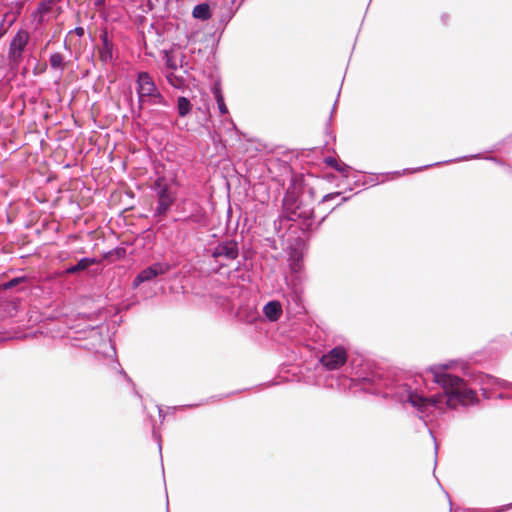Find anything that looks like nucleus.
Segmentation results:
<instances>
[{
  "label": "nucleus",
  "mask_w": 512,
  "mask_h": 512,
  "mask_svg": "<svg viewBox=\"0 0 512 512\" xmlns=\"http://www.w3.org/2000/svg\"><path fill=\"white\" fill-rule=\"evenodd\" d=\"M452 362L432 365L427 369L438 384L443 393L425 397L417 391L416 381L404 374H396L381 368H375L365 372L359 377V383L363 391L390 398L399 403H409L420 413L427 414L430 408L441 409L444 405L457 409L478 403V396L475 389L459 376L448 372Z\"/></svg>",
  "instance_id": "obj_1"
},
{
  "label": "nucleus",
  "mask_w": 512,
  "mask_h": 512,
  "mask_svg": "<svg viewBox=\"0 0 512 512\" xmlns=\"http://www.w3.org/2000/svg\"><path fill=\"white\" fill-rule=\"evenodd\" d=\"M136 92L138 96L137 111L132 109V113L136 117H140L141 111L146 103L151 105H161L163 107H170L167 99L161 94L157 88L151 75L146 71H141L136 79Z\"/></svg>",
  "instance_id": "obj_2"
},
{
  "label": "nucleus",
  "mask_w": 512,
  "mask_h": 512,
  "mask_svg": "<svg viewBox=\"0 0 512 512\" xmlns=\"http://www.w3.org/2000/svg\"><path fill=\"white\" fill-rule=\"evenodd\" d=\"M313 210L303 205L293 195H286L283 199V210L278 219L274 221L275 230L283 221L302 220L307 229L312 227Z\"/></svg>",
  "instance_id": "obj_3"
},
{
  "label": "nucleus",
  "mask_w": 512,
  "mask_h": 512,
  "mask_svg": "<svg viewBox=\"0 0 512 512\" xmlns=\"http://www.w3.org/2000/svg\"><path fill=\"white\" fill-rule=\"evenodd\" d=\"M207 255L219 263L221 267L227 266L229 262L239 257V243L235 239L226 238L217 241L207 250Z\"/></svg>",
  "instance_id": "obj_4"
},
{
  "label": "nucleus",
  "mask_w": 512,
  "mask_h": 512,
  "mask_svg": "<svg viewBox=\"0 0 512 512\" xmlns=\"http://www.w3.org/2000/svg\"><path fill=\"white\" fill-rule=\"evenodd\" d=\"M151 190L157 196V206L153 216H165L175 202V196L170 191L168 180L165 176H158L151 184Z\"/></svg>",
  "instance_id": "obj_5"
},
{
  "label": "nucleus",
  "mask_w": 512,
  "mask_h": 512,
  "mask_svg": "<svg viewBox=\"0 0 512 512\" xmlns=\"http://www.w3.org/2000/svg\"><path fill=\"white\" fill-rule=\"evenodd\" d=\"M76 341L73 345L87 351L104 353L102 346H109L111 352L115 354V349L111 346L110 341H107L97 327H88L81 333V336L74 338Z\"/></svg>",
  "instance_id": "obj_6"
},
{
  "label": "nucleus",
  "mask_w": 512,
  "mask_h": 512,
  "mask_svg": "<svg viewBox=\"0 0 512 512\" xmlns=\"http://www.w3.org/2000/svg\"><path fill=\"white\" fill-rule=\"evenodd\" d=\"M181 217L176 221L184 224H202L205 221V211L203 207L193 199H184L178 206Z\"/></svg>",
  "instance_id": "obj_7"
},
{
  "label": "nucleus",
  "mask_w": 512,
  "mask_h": 512,
  "mask_svg": "<svg viewBox=\"0 0 512 512\" xmlns=\"http://www.w3.org/2000/svg\"><path fill=\"white\" fill-rule=\"evenodd\" d=\"M347 351L341 346H335L320 358L322 366L329 371L341 368L347 362Z\"/></svg>",
  "instance_id": "obj_8"
},
{
  "label": "nucleus",
  "mask_w": 512,
  "mask_h": 512,
  "mask_svg": "<svg viewBox=\"0 0 512 512\" xmlns=\"http://www.w3.org/2000/svg\"><path fill=\"white\" fill-rule=\"evenodd\" d=\"M29 34L26 30L20 29L11 39L8 49V59L12 64H19L22 54L28 44Z\"/></svg>",
  "instance_id": "obj_9"
},
{
  "label": "nucleus",
  "mask_w": 512,
  "mask_h": 512,
  "mask_svg": "<svg viewBox=\"0 0 512 512\" xmlns=\"http://www.w3.org/2000/svg\"><path fill=\"white\" fill-rule=\"evenodd\" d=\"M169 270L170 265L167 262H155L136 275L133 279L132 287L137 288L144 282L151 281L157 276L166 274Z\"/></svg>",
  "instance_id": "obj_10"
},
{
  "label": "nucleus",
  "mask_w": 512,
  "mask_h": 512,
  "mask_svg": "<svg viewBox=\"0 0 512 512\" xmlns=\"http://www.w3.org/2000/svg\"><path fill=\"white\" fill-rule=\"evenodd\" d=\"M99 38L101 41V45L98 49L99 60L105 65L113 63L115 60V45L113 40L109 37L107 29L101 30Z\"/></svg>",
  "instance_id": "obj_11"
},
{
  "label": "nucleus",
  "mask_w": 512,
  "mask_h": 512,
  "mask_svg": "<svg viewBox=\"0 0 512 512\" xmlns=\"http://www.w3.org/2000/svg\"><path fill=\"white\" fill-rule=\"evenodd\" d=\"M476 381L481 385V389L485 392L491 387H501L512 389V383L506 380L494 377L489 374H480L476 378Z\"/></svg>",
  "instance_id": "obj_12"
},
{
  "label": "nucleus",
  "mask_w": 512,
  "mask_h": 512,
  "mask_svg": "<svg viewBox=\"0 0 512 512\" xmlns=\"http://www.w3.org/2000/svg\"><path fill=\"white\" fill-rule=\"evenodd\" d=\"M282 312V305L277 300H271L267 302L263 307V313L265 317L271 322L278 321L282 316Z\"/></svg>",
  "instance_id": "obj_13"
},
{
  "label": "nucleus",
  "mask_w": 512,
  "mask_h": 512,
  "mask_svg": "<svg viewBox=\"0 0 512 512\" xmlns=\"http://www.w3.org/2000/svg\"><path fill=\"white\" fill-rule=\"evenodd\" d=\"M240 7H238V2L236 4H232V0L229 5H227L219 14V27L222 29L232 20L235 13L238 11Z\"/></svg>",
  "instance_id": "obj_14"
},
{
  "label": "nucleus",
  "mask_w": 512,
  "mask_h": 512,
  "mask_svg": "<svg viewBox=\"0 0 512 512\" xmlns=\"http://www.w3.org/2000/svg\"><path fill=\"white\" fill-rule=\"evenodd\" d=\"M99 261L96 258L91 257H83L81 258L77 264L71 265L66 268L65 273L66 274H76L80 271L86 270L91 265L97 264Z\"/></svg>",
  "instance_id": "obj_15"
},
{
  "label": "nucleus",
  "mask_w": 512,
  "mask_h": 512,
  "mask_svg": "<svg viewBox=\"0 0 512 512\" xmlns=\"http://www.w3.org/2000/svg\"><path fill=\"white\" fill-rule=\"evenodd\" d=\"M192 16L195 19L206 21L211 18V8L207 2L200 3L193 8Z\"/></svg>",
  "instance_id": "obj_16"
},
{
  "label": "nucleus",
  "mask_w": 512,
  "mask_h": 512,
  "mask_svg": "<svg viewBox=\"0 0 512 512\" xmlns=\"http://www.w3.org/2000/svg\"><path fill=\"white\" fill-rule=\"evenodd\" d=\"M49 64L52 69L59 71V78H60L65 69V62H64L63 55L59 52L51 53L49 56Z\"/></svg>",
  "instance_id": "obj_17"
},
{
  "label": "nucleus",
  "mask_w": 512,
  "mask_h": 512,
  "mask_svg": "<svg viewBox=\"0 0 512 512\" xmlns=\"http://www.w3.org/2000/svg\"><path fill=\"white\" fill-rule=\"evenodd\" d=\"M212 94L217 102L219 112L221 114H228V108L224 101V95L222 93L221 87L218 84H215L212 87Z\"/></svg>",
  "instance_id": "obj_18"
},
{
  "label": "nucleus",
  "mask_w": 512,
  "mask_h": 512,
  "mask_svg": "<svg viewBox=\"0 0 512 512\" xmlns=\"http://www.w3.org/2000/svg\"><path fill=\"white\" fill-rule=\"evenodd\" d=\"M177 111L180 117H185L192 111L191 101L185 97L180 96L177 99Z\"/></svg>",
  "instance_id": "obj_19"
},
{
  "label": "nucleus",
  "mask_w": 512,
  "mask_h": 512,
  "mask_svg": "<svg viewBox=\"0 0 512 512\" xmlns=\"http://www.w3.org/2000/svg\"><path fill=\"white\" fill-rule=\"evenodd\" d=\"M478 158H480L479 154L466 155V156H462V157H459V158H456V159H451V160H447V161H443V162H436L434 164H428V165H425L423 167L415 168V169H412L411 172L421 171L422 169H426V168H429V167H432V166L441 165V164H447V163H452V162H459V161H464V160H469V159H478Z\"/></svg>",
  "instance_id": "obj_20"
},
{
  "label": "nucleus",
  "mask_w": 512,
  "mask_h": 512,
  "mask_svg": "<svg viewBox=\"0 0 512 512\" xmlns=\"http://www.w3.org/2000/svg\"><path fill=\"white\" fill-rule=\"evenodd\" d=\"M26 280H27L26 276H19V277H14L8 281H5L0 285V292L2 290H8V289L17 287L21 283L26 282Z\"/></svg>",
  "instance_id": "obj_21"
},
{
  "label": "nucleus",
  "mask_w": 512,
  "mask_h": 512,
  "mask_svg": "<svg viewBox=\"0 0 512 512\" xmlns=\"http://www.w3.org/2000/svg\"><path fill=\"white\" fill-rule=\"evenodd\" d=\"M168 83L174 87H178L182 83V79L177 77L173 72L166 75Z\"/></svg>",
  "instance_id": "obj_22"
},
{
  "label": "nucleus",
  "mask_w": 512,
  "mask_h": 512,
  "mask_svg": "<svg viewBox=\"0 0 512 512\" xmlns=\"http://www.w3.org/2000/svg\"><path fill=\"white\" fill-rule=\"evenodd\" d=\"M350 169H351V167L344 162H339L338 166H336V168H335V170L338 171L339 173H341L343 175V177H345V178L348 177V171Z\"/></svg>",
  "instance_id": "obj_23"
},
{
  "label": "nucleus",
  "mask_w": 512,
  "mask_h": 512,
  "mask_svg": "<svg viewBox=\"0 0 512 512\" xmlns=\"http://www.w3.org/2000/svg\"><path fill=\"white\" fill-rule=\"evenodd\" d=\"M165 65L168 69L172 71L177 69L176 61L173 58H171L168 54H166Z\"/></svg>",
  "instance_id": "obj_24"
},
{
  "label": "nucleus",
  "mask_w": 512,
  "mask_h": 512,
  "mask_svg": "<svg viewBox=\"0 0 512 512\" xmlns=\"http://www.w3.org/2000/svg\"><path fill=\"white\" fill-rule=\"evenodd\" d=\"M486 159L491 160V161L495 162L496 164L503 166L507 173H512V167L510 165L504 164L499 159H497L495 157H486Z\"/></svg>",
  "instance_id": "obj_25"
},
{
  "label": "nucleus",
  "mask_w": 512,
  "mask_h": 512,
  "mask_svg": "<svg viewBox=\"0 0 512 512\" xmlns=\"http://www.w3.org/2000/svg\"><path fill=\"white\" fill-rule=\"evenodd\" d=\"M336 104H337V100L335 101L334 105H333V108H332V111H331V114H330V117L326 123V126H325V132L326 134L330 135L331 134V120H332V115L335 111V108H336Z\"/></svg>",
  "instance_id": "obj_26"
},
{
  "label": "nucleus",
  "mask_w": 512,
  "mask_h": 512,
  "mask_svg": "<svg viewBox=\"0 0 512 512\" xmlns=\"http://www.w3.org/2000/svg\"><path fill=\"white\" fill-rule=\"evenodd\" d=\"M324 162H325L328 166L332 167L333 169H335V168H336V166H338V163H339V161H338L336 158L331 157V156L326 157V158H325V160H324Z\"/></svg>",
  "instance_id": "obj_27"
},
{
  "label": "nucleus",
  "mask_w": 512,
  "mask_h": 512,
  "mask_svg": "<svg viewBox=\"0 0 512 512\" xmlns=\"http://www.w3.org/2000/svg\"><path fill=\"white\" fill-rule=\"evenodd\" d=\"M341 192H333V193H329V194H326L323 198H322V202H327L329 200H332L334 198H338L341 196Z\"/></svg>",
  "instance_id": "obj_28"
},
{
  "label": "nucleus",
  "mask_w": 512,
  "mask_h": 512,
  "mask_svg": "<svg viewBox=\"0 0 512 512\" xmlns=\"http://www.w3.org/2000/svg\"><path fill=\"white\" fill-rule=\"evenodd\" d=\"M124 253H125L124 249H122V248H115V249L109 251L107 253L106 257L107 256H113L115 254L118 258H120L122 256V254H124Z\"/></svg>",
  "instance_id": "obj_29"
},
{
  "label": "nucleus",
  "mask_w": 512,
  "mask_h": 512,
  "mask_svg": "<svg viewBox=\"0 0 512 512\" xmlns=\"http://www.w3.org/2000/svg\"><path fill=\"white\" fill-rule=\"evenodd\" d=\"M119 373H120L121 375H123V377H124V378H125V380L128 382V384H130V385L133 387V390H134L135 394H136V395H138V393H137V391H136V389H135L134 383H133V382H132V380L129 378V376L126 374V372L121 368V369L119 370Z\"/></svg>",
  "instance_id": "obj_30"
},
{
  "label": "nucleus",
  "mask_w": 512,
  "mask_h": 512,
  "mask_svg": "<svg viewBox=\"0 0 512 512\" xmlns=\"http://www.w3.org/2000/svg\"><path fill=\"white\" fill-rule=\"evenodd\" d=\"M74 32L78 37H83L85 34V30L83 27H75L74 30L70 31V33Z\"/></svg>",
  "instance_id": "obj_31"
},
{
  "label": "nucleus",
  "mask_w": 512,
  "mask_h": 512,
  "mask_svg": "<svg viewBox=\"0 0 512 512\" xmlns=\"http://www.w3.org/2000/svg\"><path fill=\"white\" fill-rule=\"evenodd\" d=\"M510 508H512V502L509 503V504L503 505L501 507L495 508L493 510V512H504V511H506V510H508Z\"/></svg>",
  "instance_id": "obj_32"
},
{
  "label": "nucleus",
  "mask_w": 512,
  "mask_h": 512,
  "mask_svg": "<svg viewBox=\"0 0 512 512\" xmlns=\"http://www.w3.org/2000/svg\"><path fill=\"white\" fill-rule=\"evenodd\" d=\"M377 179H378V178H377V176L373 175V177H371L369 180L364 181V182L362 183V185H366V184L375 185V184H377V183H378V182H377Z\"/></svg>",
  "instance_id": "obj_33"
},
{
  "label": "nucleus",
  "mask_w": 512,
  "mask_h": 512,
  "mask_svg": "<svg viewBox=\"0 0 512 512\" xmlns=\"http://www.w3.org/2000/svg\"><path fill=\"white\" fill-rule=\"evenodd\" d=\"M106 4V0H94V5L96 7H104Z\"/></svg>",
  "instance_id": "obj_34"
},
{
  "label": "nucleus",
  "mask_w": 512,
  "mask_h": 512,
  "mask_svg": "<svg viewBox=\"0 0 512 512\" xmlns=\"http://www.w3.org/2000/svg\"><path fill=\"white\" fill-rule=\"evenodd\" d=\"M157 408H158L159 417H160L161 421H163L165 419V413L163 412V410L160 406H157Z\"/></svg>",
  "instance_id": "obj_35"
},
{
  "label": "nucleus",
  "mask_w": 512,
  "mask_h": 512,
  "mask_svg": "<svg viewBox=\"0 0 512 512\" xmlns=\"http://www.w3.org/2000/svg\"><path fill=\"white\" fill-rule=\"evenodd\" d=\"M153 436L157 439V441H158V446H159V451H161L162 446H161V443H160V436L156 433V431H155V430H153Z\"/></svg>",
  "instance_id": "obj_36"
},
{
  "label": "nucleus",
  "mask_w": 512,
  "mask_h": 512,
  "mask_svg": "<svg viewBox=\"0 0 512 512\" xmlns=\"http://www.w3.org/2000/svg\"><path fill=\"white\" fill-rule=\"evenodd\" d=\"M245 0H232V4H236L238 2V7H241Z\"/></svg>",
  "instance_id": "obj_37"
},
{
  "label": "nucleus",
  "mask_w": 512,
  "mask_h": 512,
  "mask_svg": "<svg viewBox=\"0 0 512 512\" xmlns=\"http://www.w3.org/2000/svg\"><path fill=\"white\" fill-rule=\"evenodd\" d=\"M406 171H409V170H408V169H405V170H403V172L395 171V172H393L392 174H395V175H397V176H400V175L404 174Z\"/></svg>",
  "instance_id": "obj_38"
},
{
  "label": "nucleus",
  "mask_w": 512,
  "mask_h": 512,
  "mask_svg": "<svg viewBox=\"0 0 512 512\" xmlns=\"http://www.w3.org/2000/svg\"><path fill=\"white\" fill-rule=\"evenodd\" d=\"M44 70H45V67H44V68H42L40 71H38V68H35V69H34V75H37V74H39V73H42Z\"/></svg>",
  "instance_id": "obj_39"
},
{
  "label": "nucleus",
  "mask_w": 512,
  "mask_h": 512,
  "mask_svg": "<svg viewBox=\"0 0 512 512\" xmlns=\"http://www.w3.org/2000/svg\"><path fill=\"white\" fill-rule=\"evenodd\" d=\"M350 197H341L340 202L337 205H340L343 202H346Z\"/></svg>",
  "instance_id": "obj_40"
},
{
  "label": "nucleus",
  "mask_w": 512,
  "mask_h": 512,
  "mask_svg": "<svg viewBox=\"0 0 512 512\" xmlns=\"http://www.w3.org/2000/svg\"><path fill=\"white\" fill-rule=\"evenodd\" d=\"M242 265H243V264L239 262V263H238V265H237V267L235 268V271H240V270H241V268H242Z\"/></svg>",
  "instance_id": "obj_41"
},
{
  "label": "nucleus",
  "mask_w": 512,
  "mask_h": 512,
  "mask_svg": "<svg viewBox=\"0 0 512 512\" xmlns=\"http://www.w3.org/2000/svg\"><path fill=\"white\" fill-rule=\"evenodd\" d=\"M446 496H447V498H448V500H449V505H450V506H452V501H451V499H450L449 494H448V493H446Z\"/></svg>",
  "instance_id": "obj_42"
},
{
  "label": "nucleus",
  "mask_w": 512,
  "mask_h": 512,
  "mask_svg": "<svg viewBox=\"0 0 512 512\" xmlns=\"http://www.w3.org/2000/svg\"><path fill=\"white\" fill-rule=\"evenodd\" d=\"M325 220V217H322L321 220L318 222V226Z\"/></svg>",
  "instance_id": "obj_43"
},
{
  "label": "nucleus",
  "mask_w": 512,
  "mask_h": 512,
  "mask_svg": "<svg viewBox=\"0 0 512 512\" xmlns=\"http://www.w3.org/2000/svg\"><path fill=\"white\" fill-rule=\"evenodd\" d=\"M167 512H169V510L167 509Z\"/></svg>",
  "instance_id": "obj_44"
}]
</instances>
